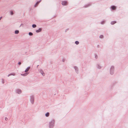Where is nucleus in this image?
Instances as JSON below:
<instances>
[{"instance_id": "nucleus-13", "label": "nucleus", "mask_w": 128, "mask_h": 128, "mask_svg": "<svg viewBox=\"0 0 128 128\" xmlns=\"http://www.w3.org/2000/svg\"><path fill=\"white\" fill-rule=\"evenodd\" d=\"M19 32V31L18 30H16L15 31V34H18Z\"/></svg>"}, {"instance_id": "nucleus-4", "label": "nucleus", "mask_w": 128, "mask_h": 128, "mask_svg": "<svg viewBox=\"0 0 128 128\" xmlns=\"http://www.w3.org/2000/svg\"><path fill=\"white\" fill-rule=\"evenodd\" d=\"M62 4L63 5H66L67 4V2L66 1L62 2Z\"/></svg>"}, {"instance_id": "nucleus-3", "label": "nucleus", "mask_w": 128, "mask_h": 128, "mask_svg": "<svg viewBox=\"0 0 128 128\" xmlns=\"http://www.w3.org/2000/svg\"><path fill=\"white\" fill-rule=\"evenodd\" d=\"M114 66H112L110 68V74H113V73L112 72V73L111 72V70H114Z\"/></svg>"}, {"instance_id": "nucleus-15", "label": "nucleus", "mask_w": 128, "mask_h": 128, "mask_svg": "<svg viewBox=\"0 0 128 128\" xmlns=\"http://www.w3.org/2000/svg\"><path fill=\"white\" fill-rule=\"evenodd\" d=\"M10 14L11 15H12L14 14V13H13V11H10Z\"/></svg>"}, {"instance_id": "nucleus-30", "label": "nucleus", "mask_w": 128, "mask_h": 128, "mask_svg": "<svg viewBox=\"0 0 128 128\" xmlns=\"http://www.w3.org/2000/svg\"><path fill=\"white\" fill-rule=\"evenodd\" d=\"M95 58H97V56L96 55V56H95Z\"/></svg>"}, {"instance_id": "nucleus-6", "label": "nucleus", "mask_w": 128, "mask_h": 128, "mask_svg": "<svg viewBox=\"0 0 128 128\" xmlns=\"http://www.w3.org/2000/svg\"><path fill=\"white\" fill-rule=\"evenodd\" d=\"M41 0H40L39 1L37 2L34 5V7H36L37 6L38 4L40 3V2H41Z\"/></svg>"}, {"instance_id": "nucleus-16", "label": "nucleus", "mask_w": 128, "mask_h": 128, "mask_svg": "<svg viewBox=\"0 0 128 128\" xmlns=\"http://www.w3.org/2000/svg\"><path fill=\"white\" fill-rule=\"evenodd\" d=\"M32 27L33 28H35L36 27V25L35 24H33L32 25Z\"/></svg>"}, {"instance_id": "nucleus-18", "label": "nucleus", "mask_w": 128, "mask_h": 128, "mask_svg": "<svg viewBox=\"0 0 128 128\" xmlns=\"http://www.w3.org/2000/svg\"><path fill=\"white\" fill-rule=\"evenodd\" d=\"M10 75H13L14 76L16 74L15 73H12L10 74Z\"/></svg>"}, {"instance_id": "nucleus-5", "label": "nucleus", "mask_w": 128, "mask_h": 128, "mask_svg": "<svg viewBox=\"0 0 128 128\" xmlns=\"http://www.w3.org/2000/svg\"><path fill=\"white\" fill-rule=\"evenodd\" d=\"M16 92L17 93L20 94L21 93V90H20L19 89H18V90H16Z\"/></svg>"}, {"instance_id": "nucleus-2", "label": "nucleus", "mask_w": 128, "mask_h": 128, "mask_svg": "<svg viewBox=\"0 0 128 128\" xmlns=\"http://www.w3.org/2000/svg\"><path fill=\"white\" fill-rule=\"evenodd\" d=\"M30 101L32 104H33L34 102V97L33 96H32L30 97Z\"/></svg>"}, {"instance_id": "nucleus-23", "label": "nucleus", "mask_w": 128, "mask_h": 128, "mask_svg": "<svg viewBox=\"0 0 128 128\" xmlns=\"http://www.w3.org/2000/svg\"><path fill=\"white\" fill-rule=\"evenodd\" d=\"M104 21H102L101 22V24H104Z\"/></svg>"}, {"instance_id": "nucleus-22", "label": "nucleus", "mask_w": 128, "mask_h": 128, "mask_svg": "<svg viewBox=\"0 0 128 128\" xmlns=\"http://www.w3.org/2000/svg\"><path fill=\"white\" fill-rule=\"evenodd\" d=\"M103 37V35H101L100 36V38H102Z\"/></svg>"}, {"instance_id": "nucleus-24", "label": "nucleus", "mask_w": 128, "mask_h": 128, "mask_svg": "<svg viewBox=\"0 0 128 128\" xmlns=\"http://www.w3.org/2000/svg\"><path fill=\"white\" fill-rule=\"evenodd\" d=\"M98 68H101V67L99 65H98Z\"/></svg>"}, {"instance_id": "nucleus-12", "label": "nucleus", "mask_w": 128, "mask_h": 128, "mask_svg": "<svg viewBox=\"0 0 128 128\" xmlns=\"http://www.w3.org/2000/svg\"><path fill=\"white\" fill-rule=\"evenodd\" d=\"M49 115V112H47L45 114V116H46L48 117Z\"/></svg>"}, {"instance_id": "nucleus-29", "label": "nucleus", "mask_w": 128, "mask_h": 128, "mask_svg": "<svg viewBox=\"0 0 128 128\" xmlns=\"http://www.w3.org/2000/svg\"><path fill=\"white\" fill-rule=\"evenodd\" d=\"M113 71H114V70H111V72H112H112H113V73H114Z\"/></svg>"}, {"instance_id": "nucleus-26", "label": "nucleus", "mask_w": 128, "mask_h": 128, "mask_svg": "<svg viewBox=\"0 0 128 128\" xmlns=\"http://www.w3.org/2000/svg\"><path fill=\"white\" fill-rule=\"evenodd\" d=\"M18 64L20 65L21 64V63L20 62H19L18 63Z\"/></svg>"}, {"instance_id": "nucleus-25", "label": "nucleus", "mask_w": 128, "mask_h": 128, "mask_svg": "<svg viewBox=\"0 0 128 128\" xmlns=\"http://www.w3.org/2000/svg\"><path fill=\"white\" fill-rule=\"evenodd\" d=\"M2 83L3 84H4V80L2 79Z\"/></svg>"}, {"instance_id": "nucleus-9", "label": "nucleus", "mask_w": 128, "mask_h": 128, "mask_svg": "<svg viewBox=\"0 0 128 128\" xmlns=\"http://www.w3.org/2000/svg\"><path fill=\"white\" fill-rule=\"evenodd\" d=\"M40 72L43 76L45 75V74L44 73L42 70H40Z\"/></svg>"}, {"instance_id": "nucleus-7", "label": "nucleus", "mask_w": 128, "mask_h": 128, "mask_svg": "<svg viewBox=\"0 0 128 128\" xmlns=\"http://www.w3.org/2000/svg\"><path fill=\"white\" fill-rule=\"evenodd\" d=\"M42 29L40 28H39L38 30H36V32H41L42 30Z\"/></svg>"}, {"instance_id": "nucleus-11", "label": "nucleus", "mask_w": 128, "mask_h": 128, "mask_svg": "<svg viewBox=\"0 0 128 128\" xmlns=\"http://www.w3.org/2000/svg\"><path fill=\"white\" fill-rule=\"evenodd\" d=\"M116 23V22L115 21H112L111 22V24H114Z\"/></svg>"}, {"instance_id": "nucleus-31", "label": "nucleus", "mask_w": 128, "mask_h": 128, "mask_svg": "<svg viewBox=\"0 0 128 128\" xmlns=\"http://www.w3.org/2000/svg\"><path fill=\"white\" fill-rule=\"evenodd\" d=\"M2 18V17H0V20Z\"/></svg>"}, {"instance_id": "nucleus-17", "label": "nucleus", "mask_w": 128, "mask_h": 128, "mask_svg": "<svg viewBox=\"0 0 128 128\" xmlns=\"http://www.w3.org/2000/svg\"><path fill=\"white\" fill-rule=\"evenodd\" d=\"M75 43L76 44H79V42L78 41H76L75 42Z\"/></svg>"}, {"instance_id": "nucleus-1", "label": "nucleus", "mask_w": 128, "mask_h": 128, "mask_svg": "<svg viewBox=\"0 0 128 128\" xmlns=\"http://www.w3.org/2000/svg\"><path fill=\"white\" fill-rule=\"evenodd\" d=\"M54 122V120H51V122H50L49 127L50 128H51L53 126Z\"/></svg>"}, {"instance_id": "nucleus-21", "label": "nucleus", "mask_w": 128, "mask_h": 128, "mask_svg": "<svg viewBox=\"0 0 128 128\" xmlns=\"http://www.w3.org/2000/svg\"><path fill=\"white\" fill-rule=\"evenodd\" d=\"M90 5L89 4H87V5L84 6L85 7H88V6H90Z\"/></svg>"}, {"instance_id": "nucleus-10", "label": "nucleus", "mask_w": 128, "mask_h": 128, "mask_svg": "<svg viewBox=\"0 0 128 128\" xmlns=\"http://www.w3.org/2000/svg\"><path fill=\"white\" fill-rule=\"evenodd\" d=\"M111 8L112 10H115L116 9V6H112L111 7Z\"/></svg>"}, {"instance_id": "nucleus-27", "label": "nucleus", "mask_w": 128, "mask_h": 128, "mask_svg": "<svg viewBox=\"0 0 128 128\" xmlns=\"http://www.w3.org/2000/svg\"><path fill=\"white\" fill-rule=\"evenodd\" d=\"M5 120H8V118H5Z\"/></svg>"}, {"instance_id": "nucleus-20", "label": "nucleus", "mask_w": 128, "mask_h": 128, "mask_svg": "<svg viewBox=\"0 0 128 128\" xmlns=\"http://www.w3.org/2000/svg\"><path fill=\"white\" fill-rule=\"evenodd\" d=\"M74 68L75 69V70H76V71L77 70V71H78V68L77 67H76V66H75L74 67Z\"/></svg>"}, {"instance_id": "nucleus-19", "label": "nucleus", "mask_w": 128, "mask_h": 128, "mask_svg": "<svg viewBox=\"0 0 128 128\" xmlns=\"http://www.w3.org/2000/svg\"><path fill=\"white\" fill-rule=\"evenodd\" d=\"M29 34L30 36H32L33 35V34H32V33L31 32H30L29 33Z\"/></svg>"}, {"instance_id": "nucleus-8", "label": "nucleus", "mask_w": 128, "mask_h": 128, "mask_svg": "<svg viewBox=\"0 0 128 128\" xmlns=\"http://www.w3.org/2000/svg\"><path fill=\"white\" fill-rule=\"evenodd\" d=\"M30 67H28L25 71V72H27L29 70H30Z\"/></svg>"}, {"instance_id": "nucleus-28", "label": "nucleus", "mask_w": 128, "mask_h": 128, "mask_svg": "<svg viewBox=\"0 0 128 128\" xmlns=\"http://www.w3.org/2000/svg\"><path fill=\"white\" fill-rule=\"evenodd\" d=\"M11 76V75H10V74H8V77H9V76Z\"/></svg>"}, {"instance_id": "nucleus-14", "label": "nucleus", "mask_w": 128, "mask_h": 128, "mask_svg": "<svg viewBox=\"0 0 128 128\" xmlns=\"http://www.w3.org/2000/svg\"><path fill=\"white\" fill-rule=\"evenodd\" d=\"M28 74L27 73H26V74H21V75L22 76H26Z\"/></svg>"}]
</instances>
